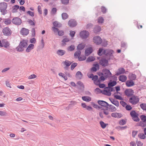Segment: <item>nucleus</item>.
I'll return each instance as SVG.
<instances>
[{
	"label": "nucleus",
	"mask_w": 146,
	"mask_h": 146,
	"mask_svg": "<svg viewBox=\"0 0 146 146\" xmlns=\"http://www.w3.org/2000/svg\"><path fill=\"white\" fill-rule=\"evenodd\" d=\"M113 52L114 51L113 50L107 49L104 50L102 54L106 56L108 59L113 60L114 58V56L113 55Z\"/></svg>",
	"instance_id": "2"
},
{
	"label": "nucleus",
	"mask_w": 146,
	"mask_h": 146,
	"mask_svg": "<svg viewBox=\"0 0 146 146\" xmlns=\"http://www.w3.org/2000/svg\"><path fill=\"white\" fill-rule=\"evenodd\" d=\"M37 76L35 74H33L31 75L28 77V79H34Z\"/></svg>",
	"instance_id": "62"
},
{
	"label": "nucleus",
	"mask_w": 146,
	"mask_h": 146,
	"mask_svg": "<svg viewBox=\"0 0 146 146\" xmlns=\"http://www.w3.org/2000/svg\"><path fill=\"white\" fill-rule=\"evenodd\" d=\"M127 126H125L123 127H121L120 126H118L116 128L119 129L124 130L127 128Z\"/></svg>",
	"instance_id": "52"
},
{
	"label": "nucleus",
	"mask_w": 146,
	"mask_h": 146,
	"mask_svg": "<svg viewBox=\"0 0 146 146\" xmlns=\"http://www.w3.org/2000/svg\"><path fill=\"white\" fill-rule=\"evenodd\" d=\"M103 50L101 48H99L98 52V54L100 56H102L103 54L102 52Z\"/></svg>",
	"instance_id": "54"
},
{
	"label": "nucleus",
	"mask_w": 146,
	"mask_h": 146,
	"mask_svg": "<svg viewBox=\"0 0 146 146\" xmlns=\"http://www.w3.org/2000/svg\"><path fill=\"white\" fill-rule=\"evenodd\" d=\"M3 22L6 25H9L11 24L12 21L9 18L3 19Z\"/></svg>",
	"instance_id": "23"
},
{
	"label": "nucleus",
	"mask_w": 146,
	"mask_h": 146,
	"mask_svg": "<svg viewBox=\"0 0 146 146\" xmlns=\"http://www.w3.org/2000/svg\"><path fill=\"white\" fill-rule=\"evenodd\" d=\"M53 25L55 27L58 28L62 26V24L56 21L53 23Z\"/></svg>",
	"instance_id": "31"
},
{
	"label": "nucleus",
	"mask_w": 146,
	"mask_h": 146,
	"mask_svg": "<svg viewBox=\"0 0 146 146\" xmlns=\"http://www.w3.org/2000/svg\"><path fill=\"white\" fill-rule=\"evenodd\" d=\"M3 47H4L5 48H10V44L7 41H5L2 42Z\"/></svg>",
	"instance_id": "19"
},
{
	"label": "nucleus",
	"mask_w": 146,
	"mask_h": 146,
	"mask_svg": "<svg viewBox=\"0 0 146 146\" xmlns=\"http://www.w3.org/2000/svg\"><path fill=\"white\" fill-rule=\"evenodd\" d=\"M102 94L108 96H110L111 95V93L110 92L109 90L108 89L106 88H104V90L102 91Z\"/></svg>",
	"instance_id": "22"
},
{
	"label": "nucleus",
	"mask_w": 146,
	"mask_h": 146,
	"mask_svg": "<svg viewBox=\"0 0 146 146\" xmlns=\"http://www.w3.org/2000/svg\"><path fill=\"white\" fill-rule=\"evenodd\" d=\"M28 41L27 40H23L21 41L19 45L16 49L19 52H21L24 50V48H26L28 46Z\"/></svg>",
	"instance_id": "1"
},
{
	"label": "nucleus",
	"mask_w": 146,
	"mask_h": 146,
	"mask_svg": "<svg viewBox=\"0 0 146 146\" xmlns=\"http://www.w3.org/2000/svg\"><path fill=\"white\" fill-rule=\"evenodd\" d=\"M12 22L14 24L19 25L21 24L22 20L19 18L15 17L12 19Z\"/></svg>",
	"instance_id": "10"
},
{
	"label": "nucleus",
	"mask_w": 146,
	"mask_h": 146,
	"mask_svg": "<svg viewBox=\"0 0 146 146\" xmlns=\"http://www.w3.org/2000/svg\"><path fill=\"white\" fill-rule=\"evenodd\" d=\"M61 3L64 5H67L69 2V0H61Z\"/></svg>",
	"instance_id": "58"
},
{
	"label": "nucleus",
	"mask_w": 146,
	"mask_h": 146,
	"mask_svg": "<svg viewBox=\"0 0 146 146\" xmlns=\"http://www.w3.org/2000/svg\"><path fill=\"white\" fill-rule=\"evenodd\" d=\"M68 25L70 27H74L77 25V22L75 19H72L68 21Z\"/></svg>",
	"instance_id": "12"
},
{
	"label": "nucleus",
	"mask_w": 146,
	"mask_h": 146,
	"mask_svg": "<svg viewBox=\"0 0 146 146\" xmlns=\"http://www.w3.org/2000/svg\"><path fill=\"white\" fill-rule=\"evenodd\" d=\"M102 110H103L102 112L104 114H105L106 115H108V117H110V115H109V111H108V109H102Z\"/></svg>",
	"instance_id": "33"
},
{
	"label": "nucleus",
	"mask_w": 146,
	"mask_h": 146,
	"mask_svg": "<svg viewBox=\"0 0 146 146\" xmlns=\"http://www.w3.org/2000/svg\"><path fill=\"white\" fill-rule=\"evenodd\" d=\"M93 42L97 45L101 44L102 42V40L99 36H96L93 38Z\"/></svg>",
	"instance_id": "11"
},
{
	"label": "nucleus",
	"mask_w": 146,
	"mask_h": 146,
	"mask_svg": "<svg viewBox=\"0 0 146 146\" xmlns=\"http://www.w3.org/2000/svg\"><path fill=\"white\" fill-rule=\"evenodd\" d=\"M93 26V24L91 23H89L86 26V28L88 29H90Z\"/></svg>",
	"instance_id": "61"
},
{
	"label": "nucleus",
	"mask_w": 146,
	"mask_h": 146,
	"mask_svg": "<svg viewBox=\"0 0 146 146\" xmlns=\"http://www.w3.org/2000/svg\"><path fill=\"white\" fill-rule=\"evenodd\" d=\"M126 122L124 120L122 119L119 121V124L120 125H123L126 124Z\"/></svg>",
	"instance_id": "49"
},
{
	"label": "nucleus",
	"mask_w": 146,
	"mask_h": 146,
	"mask_svg": "<svg viewBox=\"0 0 146 146\" xmlns=\"http://www.w3.org/2000/svg\"><path fill=\"white\" fill-rule=\"evenodd\" d=\"M141 108L143 110L146 111V104L142 103L140 105Z\"/></svg>",
	"instance_id": "44"
},
{
	"label": "nucleus",
	"mask_w": 146,
	"mask_h": 146,
	"mask_svg": "<svg viewBox=\"0 0 146 146\" xmlns=\"http://www.w3.org/2000/svg\"><path fill=\"white\" fill-rule=\"evenodd\" d=\"M34 45L32 44H30L26 49V52H29L31 51L33 49Z\"/></svg>",
	"instance_id": "26"
},
{
	"label": "nucleus",
	"mask_w": 146,
	"mask_h": 146,
	"mask_svg": "<svg viewBox=\"0 0 146 146\" xmlns=\"http://www.w3.org/2000/svg\"><path fill=\"white\" fill-rule=\"evenodd\" d=\"M109 100L111 103L117 107L119 106V102L117 100H115L113 98H109Z\"/></svg>",
	"instance_id": "24"
},
{
	"label": "nucleus",
	"mask_w": 146,
	"mask_h": 146,
	"mask_svg": "<svg viewBox=\"0 0 146 146\" xmlns=\"http://www.w3.org/2000/svg\"><path fill=\"white\" fill-rule=\"evenodd\" d=\"M65 53L66 51L65 50L61 49L58 50L56 52V54L60 56L63 55Z\"/></svg>",
	"instance_id": "25"
},
{
	"label": "nucleus",
	"mask_w": 146,
	"mask_h": 146,
	"mask_svg": "<svg viewBox=\"0 0 146 146\" xmlns=\"http://www.w3.org/2000/svg\"><path fill=\"white\" fill-rule=\"evenodd\" d=\"M121 46L123 48L124 50L127 47V43L125 42L122 41L121 42Z\"/></svg>",
	"instance_id": "35"
},
{
	"label": "nucleus",
	"mask_w": 146,
	"mask_h": 146,
	"mask_svg": "<svg viewBox=\"0 0 146 146\" xmlns=\"http://www.w3.org/2000/svg\"><path fill=\"white\" fill-rule=\"evenodd\" d=\"M103 14L105 13L107 11V9L106 7L104 6H102L101 8Z\"/></svg>",
	"instance_id": "55"
},
{
	"label": "nucleus",
	"mask_w": 146,
	"mask_h": 146,
	"mask_svg": "<svg viewBox=\"0 0 146 146\" xmlns=\"http://www.w3.org/2000/svg\"><path fill=\"white\" fill-rule=\"evenodd\" d=\"M130 115L134 121L138 122L139 121V119L138 117V115L135 111H132L130 112Z\"/></svg>",
	"instance_id": "7"
},
{
	"label": "nucleus",
	"mask_w": 146,
	"mask_h": 146,
	"mask_svg": "<svg viewBox=\"0 0 146 146\" xmlns=\"http://www.w3.org/2000/svg\"><path fill=\"white\" fill-rule=\"evenodd\" d=\"M62 17L63 19L65 20L68 18V15L66 13H63L62 14Z\"/></svg>",
	"instance_id": "36"
},
{
	"label": "nucleus",
	"mask_w": 146,
	"mask_h": 146,
	"mask_svg": "<svg viewBox=\"0 0 146 146\" xmlns=\"http://www.w3.org/2000/svg\"><path fill=\"white\" fill-rule=\"evenodd\" d=\"M81 52L79 50L75 52L74 54V56H79L80 55Z\"/></svg>",
	"instance_id": "51"
},
{
	"label": "nucleus",
	"mask_w": 146,
	"mask_h": 146,
	"mask_svg": "<svg viewBox=\"0 0 146 146\" xmlns=\"http://www.w3.org/2000/svg\"><path fill=\"white\" fill-rule=\"evenodd\" d=\"M83 74L81 72L78 71L76 74V77L78 79H81L82 78L83 76Z\"/></svg>",
	"instance_id": "27"
},
{
	"label": "nucleus",
	"mask_w": 146,
	"mask_h": 146,
	"mask_svg": "<svg viewBox=\"0 0 146 146\" xmlns=\"http://www.w3.org/2000/svg\"><path fill=\"white\" fill-rule=\"evenodd\" d=\"M126 85L127 87H130L134 85V82L133 80H127L126 82Z\"/></svg>",
	"instance_id": "18"
},
{
	"label": "nucleus",
	"mask_w": 146,
	"mask_h": 146,
	"mask_svg": "<svg viewBox=\"0 0 146 146\" xmlns=\"http://www.w3.org/2000/svg\"><path fill=\"white\" fill-rule=\"evenodd\" d=\"M140 118L142 121L145 123L146 122V116L141 115L140 116Z\"/></svg>",
	"instance_id": "43"
},
{
	"label": "nucleus",
	"mask_w": 146,
	"mask_h": 146,
	"mask_svg": "<svg viewBox=\"0 0 146 146\" xmlns=\"http://www.w3.org/2000/svg\"><path fill=\"white\" fill-rule=\"evenodd\" d=\"M133 90L131 89H126L124 92L125 95L127 97L132 96L133 94Z\"/></svg>",
	"instance_id": "13"
},
{
	"label": "nucleus",
	"mask_w": 146,
	"mask_h": 146,
	"mask_svg": "<svg viewBox=\"0 0 146 146\" xmlns=\"http://www.w3.org/2000/svg\"><path fill=\"white\" fill-rule=\"evenodd\" d=\"M101 28L100 26H96L94 29V31L95 33L100 32L101 31Z\"/></svg>",
	"instance_id": "32"
},
{
	"label": "nucleus",
	"mask_w": 146,
	"mask_h": 146,
	"mask_svg": "<svg viewBox=\"0 0 146 146\" xmlns=\"http://www.w3.org/2000/svg\"><path fill=\"white\" fill-rule=\"evenodd\" d=\"M98 103L101 106L106 107L107 108H108L109 104L103 100H98Z\"/></svg>",
	"instance_id": "14"
},
{
	"label": "nucleus",
	"mask_w": 146,
	"mask_h": 146,
	"mask_svg": "<svg viewBox=\"0 0 146 146\" xmlns=\"http://www.w3.org/2000/svg\"><path fill=\"white\" fill-rule=\"evenodd\" d=\"M76 33L74 31H70V35L72 38H73L75 35Z\"/></svg>",
	"instance_id": "59"
},
{
	"label": "nucleus",
	"mask_w": 146,
	"mask_h": 146,
	"mask_svg": "<svg viewBox=\"0 0 146 146\" xmlns=\"http://www.w3.org/2000/svg\"><path fill=\"white\" fill-rule=\"evenodd\" d=\"M98 79V77L97 75L94 76L92 79V80L94 81V83L95 84H97V83H96V80H97Z\"/></svg>",
	"instance_id": "42"
},
{
	"label": "nucleus",
	"mask_w": 146,
	"mask_h": 146,
	"mask_svg": "<svg viewBox=\"0 0 146 146\" xmlns=\"http://www.w3.org/2000/svg\"><path fill=\"white\" fill-rule=\"evenodd\" d=\"M7 4L6 3L3 2L0 3V10L2 14L4 15L7 13Z\"/></svg>",
	"instance_id": "3"
},
{
	"label": "nucleus",
	"mask_w": 146,
	"mask_h": 146,
	"mask_svg": "<svg viewBox=\"0 0 146 146\" xmlns=\"http://www.w3.org/2000/svg\"><path fill=\"white\" fill-rule=\"evenodd\" d=\"M105 79L106 78L104 76H103L102 75L98 79V82H99V81L101 82V81H104Z\"/></svg>",
	"instance_id": "60"
},
{
	"label": "nucleus",
	"mask_w": 146,
	"mask_h": 146,
	"mask_svg": "<svg viewBox=\"0 0 146 146\" xmlns=\"http://www.w3.org/2000/svg\"><path fill=\"white\" fill-rule=\"evenodd\" d=\"M62 63L65 66L64 67V69L67 70L68 69L69 66L71 64L72 62L68 60H66L65 61L63 62Z\"/></svg>",
	"instance_id": "15"
},
{
	"label": "nucleus",
	"mask_w": 146,
	"mask_h": 146,
	"mask_svg": "<svg viewBox=\"0 0 146 146\" xmlns=\"http://www.w3.org/2000/svg\"><path fill=\"white\" fill-rule=\"evenodd\" d=\"M89 35V33L86 31H82L80 33V37L83 39H85L88 38Z\"/></svg>",
	"instance_id": "9"
},
{
	"label": "nucleus",
	"mask_w": 146,
	"mask_h": 146,
	"mask_svg": "<svg viewBox=\"0 0 146 146\" xmlns=\"http://www.w3.org/2000/svg\"><path fill=\"white\" fill-rule=\"evenodd\" d=\"M110 60H108L106 57H104L102 58L99 60V64L102 67H106L108 66L109 65L108 61Z\"/></svg>",
	"instance_id": "4"
},
{
	"label": "nucleus",
	"mask_w": 146,
	"mask_h": 146,
	"mask_svg": "<svg viewBox=\"0 0 146 146\" xmlns=\"http://www.w3.org/2000/svg\"><path fill=\"white\" fill-rule=\"evenodd\" d=\"M145 122L140 121L138 125L141 126L142 127H144L145 126L146 124L145 123Z\"/></svg>",
	"instance_id": "53"
},
{
	"label": "nucleus",
	"mask_w": 146,
	"mask_h": 146,
	"mask_svg": "<svg viewBox=\"0 0 146 146\" xmlns=\"http://www.w3.org/2000/svg\"><path fill=\"white\" fill-rule=\"evenodd\" d=\"M115 98H116L117 99L122 100H123L122 98L120 96L118 95H115L114 96Z\"/></svg>",
	"instance_id": "57"
},
{
	"label": "nucleus",
	"mask_w": 146,
	"mask_h": 146,
	"mask_svg": "<svg viewBox=\"0 0 146 146\" xmlns=\"http://www.w3.org/2000/svg\"><path fill=\"white\" fill-rule=\"evenodd\" d=\"M118 71L121 74H123L125 72V70L123 68H121L118 69Z\"/></svg>",
	"instance_id": "50"
},
{
	"label": "nucleus",
	"mask_w": 146,
	"mask_h": 146,
	"mask_svg": "<svg viewBox=\"0 0 146 146\" xmlns=\"http://www.w3.org/2000/svg\"><path fill=\"white\" fill-rule=\"evenodd\" d=\"M77 65V63H74L72 64L71 66V69L72 70H73L74 68Z\"/></svg>",
	"instance_id": "56"
},
{
	"label": "nucleus",
	"mask_w": 146,
	"mask_h": 146,
	"mask_svg": "<svg viewBox=\"0 0 146 146\" xmlns=\"http://www.w3.org/2000/svg\"><path fill=\"white\" fill-rule=\"evenodd\" d=\"M3 35L7 36H10L12 33V31L11 29L8 27H4L2 30Z\"/></svg>",
	"instance_id": "8"
},
{
	"label": "nucleus",
	"mask_w": 146,
	"mask_h": 146,
	"mask_svg": "<svg viewBox=\"0 0 146 146\" xmlns=\"http://www.w3.org/2000/svg\"><path fill=\"white\" fill-rule=\"evenodd\" d=\"M117 82L116 81H113L112 82H110L108 83V85L109 86L113 87L116 85Z\"/></svg>",
	"instance_id": "37"
},
{
	"label": "nucleus",
	"mask_w": 146,
	"mask_h": 146,
	"mask_svg": "<svg viewBox=\"0 0 146 146\" xmlns=\"http://www.w3.org/2000/svg\"><path fill=\"white\" fill-rule=\"evenodd\" d=\"M57 12V9L56 8H53L51 11V14L52 15H54Z\"/></svg>",
	"instance_id": "46"
},
{
	"label": "nucleus",
	"mask_w": 146,
	"mask_h": 146,
	"mask_svg": "<svg viewBox=\"0 0 146 146\" xmlns=\"http://www.w3.org/2000/svg\"><path fill=\"white\" fill-rule=\"evenodd\" d=\"M100 123L101 127L103 129L105 128L106 127V125L107 124L104 123L102 121H100Z\"/></svg>",
	"instance_id": "41"
},
{
	"label": "nucleus",
	"mask_w": 146,
	"mask_h": 146,
	"mask_svg": "<svg viewBox=\"0 0 146 146\" xmlns=\"http://www.w3.org/2000/svg\"><path fill=\"white\" fill-rule=\"evenodd\" d=\"M94 67H93L91 68V71H92L94 72H96L97 70V68L98 69L99 68V65L98 64H94L93 65Z\"/></svg>",
	"instance_id": "29"
},
{
	"label": "nucleus",
	"mask_w": 146,
	"mask_h": 146,
	"mask_svg": "<svg viewBox=\"0 0 146 146\" xmlns=\"http://www.w3.org/2000/svg\"><path fill=\"white\" fill-rule=\"evenodd\" d=\"M93 51V49L92 47H89L86 48L85 51V55L86 56L89 55Z\"/></svg>",
	"instance_id": "17"
},
{
	"label": "nucleus",
	"mask_w": 146,
	"mask_h": 146,
	"mask_svg": "<svg viewBox=\"0 0 146 146\" xmlns=\"http://www.w3.org/2000/svg\"><path fill=\"white\" fill-rule=\"evenodd\" d=\"M118 79L119 81L122 82H124L127 80V77L126 76L122 75L119 77Z\"/></svg>",
	"instance_id": "20"
},
{
	"label": "nucleus",
	"mask_w": 146,
	"mask_h": 146,
	"mask_svg": "<svg viewBox=\"0 0 146 146\" xmlns=\"http://www.w3.org/2000/svg\"><path fill=\"white\" fill-rule=\"evenodd\" d=\"M29 31L28 29L23 28L21 31V33L23 35H27L29 34Z\"/></svg>",
	"instance_id": "16"
},
{
	"label": "nucleus",
	"mask_w": 146,
	"mask_h": 146,
	"mask_svg": "<svg viewBox=\"0 0 146 146\" xmlns=\"http://www.w3.org/2000/svg\"><path fill=\"white\" fill-rule=\"evenodd\" d=\"M104 19L102 17H100L98 19V23H103Z\"/></svg>",
	"instance_id": "48"
},
{
	"label": "nucleus",
	"mask_w": 146,
	"mask_h": 146,
	"mask_svg": "<svg viewBox=\"0 0 146 146\" xmlns=\"http://www.w3.org/2000/svg\"><path fill=\"white\" fill-rule=\"evenodd\" d=\"M95 58L92 56H89L87 59V61L88 62H90L94 60Z\"/></svg>",
	"instance_id": "40"
},
{
	"label": "nucleus",
	"mask_w": 146,
	"mask_h": 146,
	"mask_svg": "<svg viewBox=\"0 0 146 146\" xmlns=\"http://www.w3.org/2000/svg\"><path fill=\"white\" fill-rule=\"evenodd\" d=\"M27 22H29V24L31 25H35V23L31 19H28L27 20Z\"/></svg>",
	"instance_id": "63"
},
{
	"label": "nucleus",
	"mask_w": 146,
	"mask_h": 146,
	"mask_svg": "<svg viewBox=\"0 0 146 146\" xmlns=\"http://www.w3.org/2000/svg\"><path fill=\"white\" fill-rule=\"evenodd\" d=\"M138 137L141 139H144L145 138V136L143 133H140L138 135Z\"/></svg>",
	"instance_id": "39"
},
{
	"label": "nucleus",
	"mask_w": 146,
	"mask_h": 146,
	"mask_svg": "<svg viewBox=\"0 0 146 146\" xmlns=\"http://www.w3.org/2000/svg\"><path fill=\"white\" fill-rule=\"evenodd\" d=\"M129 78L130 80H135L136 78V76L134 74H132L129 76Z\"/></svg>",
	"instance_id": "38"
},
{
	"label": "nucleus",
	"mask_w": 146,
	"mask_h": 146,
	"mask_svg": "<svg viewBox=\"0 0 146 146\" xmlns=\"http://www.w3.org/2000/svg\"><path fill=\"white\" fill-rule=\"evenodd\" d=\"M82 99L83 100L87 102H90L91 100V98L89 96H84L82 97Z\"/></svg>",
	"instance_id": "28"
},
{
	"label": "nucleus",
	"mask_w": 146,
	"mask_h": 146,
	"mask_svg": "<svg viewBox=\"0 0 146 146\" xmlns=\"http://www.w3.org/2000/svg\"><path fill=\"white\" fill-rule=\"evenodd\" d=\"M139 98L137 96L133 95L129 99V102L133 105H135L137 104L139 101Z\"/></svg>",
	"instance_id": "6"
},
{
	"label": "nucleus",
	"mask_w": 146,
	"mask_h": 146,
	"mask_svg": "<svg viewBox=\"0 0 146 146\" xmlns=\"http://www.w3.org/2000/svg\"><path fill=\"white\" fill-rule=\"evenodd\" d=\"M85 46V44L84 43H80L78 45L77 49L79 51L81 50L84 48Z\"/></svg>",
	"instance_id": "21"
},
{
	"label": "nucleus",
	"mask_w": 146,
	"mask_h": 146,
	"mask_svg": "<svg viewBox=\"0 0 146 146\" xmlns=\"http://www.w3.org/2000/svg\"><path fill=\"white\" fill-rule=\"evenodd\" d=\"M102 73H101L100 74H99V76L100 75L103 76L106 79L107 78L110 77L112 75L111 73L110 72L109 70L106 69H104L102 70Z\"/></svg>",
	"instance_id": "5"
},
{
	"label": "nucleus",
	"mask_w": 146,
	"mask_h": 146,
	"mask_svg": "<svg viewBox=\"0 0 146 146\" xmlns=\"http://www.w3.org/2000/svg\"><path fill=\"white\" fill-rule=\"evenodd\" d=\"M19 6L18 5H14L13 7L12 12L13 13H15L17 12V10L19 8Z\"/></svg>",
	"instance_id": "30"
},
{
	"label": "nucleus",
	"mask_w": 146,
	"mask_h": 146,
	"mask_svg": "<svg viewBox=\"0 0 146 146\" xmlns=\"http://www.w3.org/2000/svg\"><path fill=\"white\" fill-rule=\"evenodd\" d=\"M70 41L69 39L67 38H65L64 39H63L62 40V42H63L62 44L63 45H64V44H65V42H69Z\"/></svg>",
	"instance_id": "47"
},
{
	"label": "nucleus",
	"mask_w": 146,
	"mask_h": 146,
	"mask_svg": "<svg viewBox=\"0 0 146 146\" xmlns=\"http://www.w3.org/2000/svg\"><path fill=\"white\" fill-rule=\"evenodd\" d=\"M75 47L74 45H72L69 46L68 48V50L70 51H72L75 49Z\"/></svg>",
	"instance_id": "45"
},
{
	"label": "nucleus",
	"mask_w": 146,
	"mask_h": 146,
	"mask_svg": "<svg viewBox=\"0 0 146 146\" xmlns=\"http://www.w3.org/2000/svg\"><path fill=\"white\" fill-rule=\"evenodd\" d=\"M108 106L109 107V109L111 110V112L115 111H116L117 109L113 106L109 104Z\"/></svg>",
	"instance_id": "34"
},
{
	"label": "nucleus",
	"mask_w": 146,
	"mask_h": 146,
	"mask_svg": "<svg viewBox=\"0 0 146 146\" xmlns=\"http://www.w3.org/2000/svg\"><path fill=\"white\" fill-rule=\"evenodd\" d=\"M58 35L59 36H62L64 34V32L62 30L59 31L58 32Z\"/></svg>",
	"instance_id": "64"
}]
</instances>
